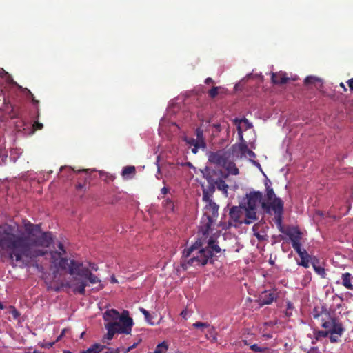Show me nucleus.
<instances>
[{
	"label": "nucleus",
	"mask_w": 353,
	"mask_h": 353,
	"mask_svg": "<svg viewBox=\"0 0 353 353\" xmlns=\"http://www.w3.org/2000/svg\"><path fill=\"white\" fill-rule=\"evenodd\" d=\"M23 228L14 223L0 225V254L6 253L12 261L28 266L30 261L47 254L53 242L50 232L41 230L39 224L23 221Z\"/></svg>",
	"instance_id": "obj_1"
},
{
	"label": "nucleus",
	"mask_w": 353,
	"mask_h": 353,
	"mask_svg": "<svg viewBox=\"0 0 353 353\" xmlns=\"http://www.w3.org/2000/svg\"><path fill=\"white\" fill-rule=\"evenodd\" d=\"M212 254L210 249L203 248L201 241H196L190 248L185 249L181 260V267L186 270L189 267L204 266L212 263Z\"/></svg>",
	"instance_id": "obj_2"
},
{
	"label": "nucleus",
	"mask_w": 353,
	"mask_h": 353,
	"mask_svg": "<svg viewBox=\"0 0 353 353\" xmlns=\"http://www.w3.org/2000/svg\"><path fill=\"white\" fill-rule=\"evenodd\" d=\"M134 322L132 319L129 316V312L123 310L120 319L105 324V327L108 330L105 338L111 340L117 333L130 334Z\"/></svg>",
	"instance_id": "obj_3"
},
{
	"label": "nucleus",
	"mask_w": 353,
	"mask_h": 353,
	"mask_svg": "<svg viewBox=\"0 0 353 353\" xmlns=\"http://www.w3.org/2000/svg\"><path fill=\"white\" fill-rule=\"evenodd\" d=\"M263 210L268 214H270L271 210L274 211L275 214V223L277 226V228L281 233L286 234V233L288 232V228H285L282 224L283 212V201L281 199H276L273 201L272 205L263 203Z\"/></svg>",
	"instance_id": "obj_4"
},
{
	"label": "nucleus",
	"mask_w": 353,
	"mask_h": 353,
	"mask_svg": "<svg viewBox=\"0 0 353 353\" xmlns=\"http://www.w3.org/2000/svg\"><path fill=\"white\" fill-rule=\"evenodd\" d=\"M203 178H205L208 183H217V181L221 178H227L228 174H225L221 169H213L206 166L204 169L201 170Z\"/></svg>",
	"instance_id": "obj_5"
},
{
	"label": "nucleus",
	"mask_w": 353,
	"mask_h": 353,
	"mask_svg": "<svg viewBox=\"0 0 353 353\" xmlns=\"http://www.w3.org/2000/svg\"><path fill=\"white\" fill-rule=\"evenodd\" d=\"M246 197L248 201L245 207L249 208L250 210L257 209L259 205H261L263 208V203L272 205L273 203V201L272 202H265L263 201V194L260 191L250 192L249 194H246Z\"/></svg>",
	"instance_id": "obj_6"
},
{
	"label": "nucleus",
	"mask_w": 353,
	"mask_h": 353,
	"mask_svg": "<svg viewBox=\"0 0 353 353\" xmlns=\"http://www.w3.org/2000/svg\"><path fill=\"white\" fill-rule=\"evenodd\" d=\"M62 270H67L70 275H74L83 263L74 259L69 260L67 258L61 257L56 265Z\"/></svg>",
	"instance_id": "obj_7"
},
{
	"label": "nucleus",
	"mask_w": 353,
	"mask_h": 353,
	"mask_svg": "<svg viewBox=\"0 0 353 353\" xmlns=\"http://www.w3.org/2000/svg\"><path fill=\"white\" fill-rule=\"evenodd\" d=\"M230 157V153L228 151L221 150L216 152H210L208 154V161L216 165L223 167L227 163V161Z\"/></svg>",
	"instance_id": "obj_8"
},
{
	"label": "nucleus",
	"mask_w": 353,
	"mask_h": 353,
	"mask_svg": "<svg viewBox=\"0 0 353 353\" xmlns=\"http://www.w3.org/2000/svg\"><path fill=\"white\" fill-rule=\"evenodd\" d=\"M242 215V210L241 208L237 206H233L230 208L229 216L230 220L225 225H223V229H229L231 227H238L239 225L243 223V221L241 219Z\"/></svg>",
	"instance_id": "obj_9"
},
{
	"label": "nucleus",
	"mask_w": 353,
	"mask_h": 353,
	"mask_svg": "<svg viewBox=\"0 0 353 353\" xmlns=\"http://www.w3.org/2000/svg\"><path fill=\"white\" fill-rule=\"evenodd\" d=\"M208 204L205 208L206 210L205 214L208 216V222L206 224L207 230L210 228L214 219L218 216L219 205L212 200L206 202Z\"/></svg>",
	"instance_id": "obj_10"
},
{
	"label": "nucleus",
	"mask_w": 353,
	"mask_h": 353,
	"mask_svg": "<svg viewBox=\"0 0 353 353\" xmlns=\"http://www.w3.org/2000/svg\"><path fill=\"white\" fill-rule=\"evenodd\" d=\"M277 298L276 293L274 290L265 291L263 292L259 299L261 306L271 304Z\"/></svg>",
	"instance_id": "obj_11"
},
{
	"label": "nucleus",
	"mask_w": 353,
	"mask_h": 353,
	"mask_svg": "<svg viewBox=\"0 0 353 353\" xmlns=\"http://www.w3.org/2000/svg\"><path fill=\"white\" fill-rule=\"evenodd\" d=\"M272 82L274 84L282 85L286 83L290 78L287 77V74L283 72H272L271 76Z\"/></svg>",
	"instance_id": "obj_12"
},
{
	"label": "nucleus",
	"mask_w": 353,
	"mask_h": 353,
	"mask_svg": "<svg viewBox=\"0 0 353 353\" xmlns=\"http://www.w3.org/2000/svg\"><path fill=\"white\" fill-rule=\"evenodd\" d=\"M121 318V314H120L119 312L114 309L108 310L103 314V319L106 322L105 323L114 322Z\"/></svg>",
	"instance_id": "obj_13"
},
{
	"label": "nucleus",
	"mask_w": 353,
	"mask_h": 353,
	"mask_svg": "<svg viewBox=\"0 0 353 353\" xmlns=\"http://www.w3.org/2000/svg\"><path fill=\"white\" fill-rule=\"evenodd\" d=\"M286 235L289 236L292 242V245L301 242V233L296 228H288V232L286 233Z\"/></svg>",
	"instance_id": "obj_14"
},
{
	"label": "nucleus",
	"mask_w": 353,
	"mask_h": 353,
	"mask_svg": "<svg viewBox=\"0 0 353 353\" xmlns=\"http://www.w3.org/2000/svg\"><path fill=\"white\" fill-rule=\"evenodd\" d=\"M76 282L73 284V292L81 295L85 293V287L88 285L87 281L85 279H75Z\"/></svg>",
	"instance_id": "obj_15"
},
{
	"label": "nucleus",
	"mask_w": 353,
	"mask_h": 353,
	"mask_svg": "<svg viewBox=\"0 0 353 353\" xmlns=\"http://www.w3.org/2000/svg\"><path fill=\"white\" fill-rule=\"evenodd\" d=\"M209 185L207 188L203 189V201L207 202L212 199L213 194L216 190V184L208 183Z\"/></svg>",
	"instance_id": "obj_16"
},
{
	"label": "nucleus",
	"mask_w": 353,
	"mask_h": 353,
	"mask_svg": "<svg viewBox=\"0 0 353 353\" xmlns=\"http://www.w3.org/2000/svg\"><path fill=\"white\" fill-rule=\"evenodd\" d=\"M246 219L243 220L245 224H250L257 219L256 209L250 210L249 208L245 207Z\"/></svg>",
	"instance_id": "obj_17"
},
{
	"label": "nucleus",
	"mask_w": 353,
	"mask_h": 353,
	"mask_svg": "<svg viewBox=\"0 0 353 353\" xmlns=\"http://www.w3.org/2000/svg\"><path fill=\"white\" fill-rule=\"evenodd\" d=\"M185 141L190 146H194L192 149V152L194 154H196L199 148H203V147H201V144L199 143L196 138L185 137Z\"/></svg>",
	"instance_id": "obj_18"
},
{
	"label": "nucleus",
	"mask_w": 353,
	"mask_h": 353,
	"mask_svg": "<svg viewBox=\"0 0 353 353\" xmlns=\"http://www.w3.org/2000/svg\"><path fill=\"white\" fill-rule=\"evenodd\" d=\"M227 170L228 175L233 174L237 175L239 173L238 168L236 166V164L232 161H227V163L223 166Z\"/></svg>",
	"instance_id": "obj_19"
},
{
	"label": "nucleus",
	"mask_w": 353,
	"mask_h": 353,
	"mask_svg": "<svg viewBox=\"0 0 353 353\" xmlns=\"http://www.w3.org/2000/svg\"><path fill=\"white\" fill-rule=\"evenodd\" d=\"M335 319L336 318L326 315V319H321V326L327 331H330L332 328V325L334 324Z\"/></svg>",
	"instance_id": "obj_20"
},
{
	"label": "nucleus",
	"mask_w": 353,
	"mask_h": 353,
	"mask_svg": "<svg viewBox=\"0 0 353 353\" xmlns=\"http://www.w3.org/2000/svg\"><path fill=\"white\" fill-rule=\"evenodd\" d=\"M352 276L350 273L345 272L342 274V284L343 285L348 289L353 290V285L352 284L351 280Z\"/></svg>",
	"instance_id": "obj_21"
},
{
	"label": "nucleus",
	"mask_w": 353,
	"mask_h": 353,
	"mask_svg": "<svg viewBox=\"0 0 353 353\" xmlns=\"http://www.w3.org/2000/svg\"><path fill=\"white\" fill-rule=\"evenodd\" d=\"M332 333L336 334L338 336H341L345 331V329H344L342 323L341 322H339V321L336 319H335V321H334V324L332 325V330H330V332H332Z\"/></svg>",
	"instance_id": "obj_22"
},
{
	"label": "nucleus",
	"mask_w": 353,
	"mask_h": 353,
	"mask_svg": "<svg viewBox=\"0 0 353 353\" xmlns=\"http://www.w3.org/2000/svg\"><path fill=\"white\" fill-rule=\"evenodd\" d=\"M205 248L211 250L212 256L214 255V253H219L221 251V249L217 245L216 241L212 238H210L209 239L208 245Z\"/></svg>",
	"instance_id": "obj_23"
},
{
	"label": "nucleus",
	"mask_w": 353,
	"mask_h": 353,
	"mask_svg": "<svg viewBox=\"0 0 353 353\" xmlns=\"http://www.w3.org/2000/svg\"><path fill=\"white\" fill-rule=\"evenodd\" d=\"M239 150L243 154H247V155L250 158H255V153L250 150L245 143H241L239 145Z\"/></svg>",
	"instance_id": "obj_24"
},
{
	"label": "nucleus",
	"mask_w": 353,
	"mask_h": 353,
	"mask_svg": "<svg viewBox=\"0 0 353 353\" xmlns=\"http://www.w3.org/2000/svg\"><path fill=\"white\" fill-rule=\"evenodd\" d=\"M225 179L226 178H221L220 180H219L217 183H216V187L219 190L223 192L225 196H228V185L226 184L225 181Z\"/></svg>",
	"instance_id": "obj_25"
},
{
	"label": "nucleus",
	"mask_w": 353,
	"mask_h": 353,
	"mask_svg": "<svg viewBox=\"0 0 353 353\" xmlns=\"http://www.w3.org/2000/svg\"><path fill=\"white\" fill-rule=\"evenodd\" d=\"M196 139L201 144V147L203 148H206V143L205 141V137L203 136V130L201 128H197L195 130Z\"/></svg>",
	"instance_id": "obj_26"
},
{
	"label": "nucleus",
	"mask_w": 353,
	"mask_h": 353,
	"mask_svg": "<svg viewBox=\"0 0 353 353\" xmlns=\"http://www.w3.org/2000/svg\"><path fill=\"white\" fill-rule=\"evenodd\" d=\"M105 347V345L95 343V344L92 345L91 347H90L89 348H88L86 350L83 351L81 353H99Z\"/></svg>",
	"instance_id": "obj_27"
},
{
	"label": "nucleus",
	"mask_w": 353,
	"mask_h": 353,
	"mask_svg": "<svg viewBox=\"0 0 353 353\" xmlns=\"http://www.w3.org/2000/svg\"><path fill=\"white\" fill-rule=\"evenodd\" d=\"M265 185L266 188V199L268 200L266 202H272L274 199H279L276 196L273 189L270 185H268V182L265 183Z\"/></svg>",
	"instance_id": "obj_28"
},
{
	"label": "nucleus",
	"mask_w": 353,
	"mask_h": 353,
	"mask_svg": "<svg viewBox=\"0 0 353 353\" xmlns=\"http://www.w3.org/2000/svg\"><path fill=\"white\" fill-rule=\"evenodd\" d=\"M206 336L208 339H210L212 342L215 343L217 341V333L214 327L210 326L208 328V334Z\"/></svg>",
	"instance_id": "obj_29"
},
{
	"label": "nucleus",
	"mask_w": 353,
	"mask_h": 353,
	"mask_svg": "<svg viewBox=\"0 0 353 353\" xmlns=\"http://www.w3.org/2000/svg\"><path fill=\"white\" fill-rule=\"evenodd\" d=\"M91 271L89 270L88 268H82V266L77 270V272L74 275L80 276L81 277H83L85 280L86 278L91 274Z\"/></svg>",
	"instance_id": "obj_30"
},
{
	"label": "nucleus",
	"mask_w": 353,
	"mask_h": 353,
	"mask_svg": "<svg viewBox=\"0 0 353 353\" xmlns=\"http://www.w3.org/2000/svg\"><path fill=\"white\" fill-rule=\"evenodd\" d=\"M168 349V345L165 341L159 343L154 351V353H165Z\"/></svg>",
	"instance_id": "obj_31"
},
{
	"label": "nucleus",
	"mask_w": 353,
	"mask_h": 353,
	"mask_svg": "<svg viewBox=\"0 0 353 353\" xmlns=\"http://www.w3.org/2000/svg\"><path fill=\"white\" fill-rule=\"evenodd\" d=\"M136 169L134 166H125L122 170V176L124 178H128L130 174H134Z\"/></svg>",
	"instance_id": "obj_32"
},
{
	"label": "nucleus",
	"mask_w": 353,
	"mask_h": 353,
	"mask_svg": "<svg viewBox=\"0 0 353 353\" xmlns=\"http://www.w3.org/2000/svg\"><path fill=\"white\" fill-rule=\"evenodd\" d=\"M317 82L321 83V79L314 76H308L304 80V83L306 85H309L310 84H315Z\"/></svg>",
	"instance_id": "obj_33"
},
{
	"label": "nucleus",
	"mask_w": 353,
	"mask_h": 353,
	"mask_svg": "<svg viewBox=\"0 0 353 353\" xmlns=\"http://www.w3.org/2000/svg\"><path fill=\"white\" fill-rule=\"evenodd\" d=\"M139 310L144 315L145 321L150 325H154V323L152 321V316L150 315V312L143 307H140Z\"/></svg>",
	"instance_id": "obj_34"
},
{
	"label": "nucleus",
	"mask_w": 353,
	"mask_h": 353,
	"mask_svg": "<svg viewBox=\"0 0 353 353\" xmlns=\"http://www.w3.org/2000/svg\"><path fill=\"white\" fill-rule=\"evenodd\" d=\"M50 256H51V262L55 265L57 264V261L58 259L61 258L62 253L58 251H52L50 252Z\"/></svg>",
	"instance_id": "obj_35"
},
{
	"label": "nucleus",
	"mask_w": 353,
	"mask_h": 353,
	"mask_svg": "<svg viewBox=\"0 0 353 353\" xmlns=\"http://www.w3.org/2000/svg\"><path fill=\"white\" fill-rule=\"evenodd\" d=\"M221 87H212L210 90L208 91V96L211 99H214L218 94H219V90H221Z\"/></svg>",
	"instance_id": "obj_36"
},
{
	"label": "nucleus",
	"mask_w": 353,
	"mask_h": 353,
	"mask_svg": "<svg viewBox=\"0 0 353 353\" xmlns=\"http://www.w3.org/2000/svg\"><path fill=\"white\" fill-rule=\"evenodd\" d=\"M9 313L12 314L14 319H18L21 315L20 312L12 305L9 306Z\"/></svg>",
	"instance_id": "obj_37"
},
{
	"label": "nucleus",
	"mask_w": 353,
	"mask_h": 353,
	"mask_svg": "<svg viewBox=\"0 0 353 353\" xmlns=\"http://www.w3.org/2000/svg\"><path fill=\"white\" fill-rule=\"evenodd\" d=\"M314 270L316 274H318L321 278H325L326 273L325 268L323 267H321L319 265L314 266Z\"/></svg>",
	"instance_id": "obj_38"
},
{
	"label": "nucleus",
	"mask_w": 353,
	"mask_h": 353,
	"mask_svg": "<svg viewBox=\"0 0 353 353\" xmlns=\"http://www.w3.org/2000/svg\"><path fill=\"white\" fill-rule=\"evenodd\" d=\"M86 281H88L91 284H95V283H99L101 282V280L94 274L91 273L85 279Z\"/></svg>",
	"instance_id": "obj_39"
},
{
	"label": "nucleus",
	"mask_w": 353,
	"mask_h": 353,
	"mask_svg": "<svg viewBox=\"0 0 353 353\" xmlns=\"http://www.w3.org/2000/svg\"><path fill=\"white\" fill-rule=\"evenodd\" d=\"M192 327L194 328H201L203 330V328H209L210 325L208 323L197 321L192 324Z\"/></svg>",
	"instance_id": "obj_40"
},
{
	"label": "nucleus",
	"mask_w": 353,
	"mask_h": 353,
	"mask_svg": "<svg viewBox=\"0 0 353 353\" xmlns=\"http://www.w3.org/2000/svg\"><path fill=\"white\" fill-rule=\"evenodd\" d=\"M315 337L318 340L321 338H325L329 335V331L327 330H319L314 332Z\"/></svg>",
	"instance_id": "obj_41"
},
{
	"label": "nucleus",
	"mask_w": 353,
	"mask_h": 353,
	"mask_svg": "<svg viewBox=\"0 0 353 353\" xmlns=\"http://www.w3.org/2000/svg\"><path fill=\"white\" fill-rule=\"evenodd\" d=\"M294 309V306H293V304L288 301L287 303V310H286V312H285V315L288 317L291 316L292 315V310Z\"/></svg>",
	"instance_id": "obj_42"
},
{
	"label": "nucleus",
	"mask_w": 353,
	"mask_h": 353,
	"mask_svg": "<svg viewBox=\"0 0 353 353\" xmlns=\"http://www.w3.org/2000/svg\"><path fill=\"white\" fill-rule=\"evenodd\" d=\"M264 347L259 346L257 344L252 345L250 348L256 353H261Z\"/></svg>",
	"instance_id": "obj_43"
},
{
	"label": "nucleus",
	"mask_w": 353,
	"mask_h": 353,
	"mask_svg": "<svg viewBox=\"0 0 353 353\" xmlns=\"http://www.w3.org/2000/svg\"><path fill=\"white\" fill-rule=\"evenodd\" d=\"M310 258H303V259H301V261L298 263V265H301L305 268L309 267Z\"/></svg>",
	"instance_id": "obj_44"
},
{
	"label": "nucleus",
	"mask_w": 353,
	"mask_h": 353,
	"mask_svg": "<svg viewBox=\"0 0 353 353\" xmlns=\"http://www.w3.org/2000/svg\"><path fill=\"white\" fill-rule=\"evenodd\" d=\"M329 334H330V341L332 343H336V342H338L339 341V337L341 336H338L336 334L332 333V332L329 331Z\"/></svg>",
	"instance_id": "obj_45"
},
{
	"label": "nucleus",
	"mask_w": 353,
	"mask_h": 353,
	"mask_svg": "<svg viewBox=\"0 0 353 353\" xmlns=\"http://www.w3.org/2000/svg\"><path fill=\"white\" fill-rule=\"evenodd\" d=\"M292 248L294 249V250L298 253V254L299 253H301V251L303 250V249L301 248V242L295 243V244H292Z\"/></svg>",
	"instance_id": "obj_46"
},
{
	"label": "nucleus",
	"mask_w": 353,
	"mask_h": 353,
	"mask_svg": "<svg viewBox=\"0 0 353 353\" xmlns=\"http://www.w3.org/2000/svg\"><path fill=\"white\" fill-rule=\"evenodd\" d=\"M299 256L301 257V259H303V258H310L311 256L307 253V252L303 249L301 253L299 254Z\"/></svg>",
	"instance_id": "obj_47"
},
{
	"label": "nucleus",
	"mask_w": 353,
	"mask_h": 353,
	"mask_svg": "<svg viewBox=\"0 0 353 353\" xmlns=\"http://www.w3.org/2000/svg\"><path fill=\"white\" fill-rule=\"evenodd\" d=\"M34 130H41L43 128V125L39 121H35L33 124Z\"/></svg>",
	"instance_id": "obj_48"
},
{
	"label": "nucleus",
	"mask_w": 353,
	"mask_h": 353,
	"mask_svg": "<svg viewBox=\"0 0 353 353\" xmlns=\"http://www.w3.org/2000/svg\"><path fill=\"white\" fill-rule=\"evenodd\" d=\"M310 262L311 263V264L312 265V267L314 268V266H317L318 265V263H319V259L316 256H311V259H310Z\"/></svg>",
	"instance_id": "obj_49"
},
{
	"label": "nucleus",
	"mask_w": 353,
	"mask_h": 353,
	"mask_svg": "<svg viewBox=\"0 0 353 353\" xmlns=\"http://www.w3.org/2000/svg\"><path fill=\"white\" fill-rule=\"evenodd\" d=\"M22 91L26 94L28 98H33L34 94L31 92V91L29 89L25 88L22 89Z\"/></svg>",
	"instance_id": "obj_50"
},
{
	"label": "nucleus",
	"mask_w": 353,
	"mask_h": 353,
	"mask_svg": "<svg viewBox=\"0 0 353 353\" xmlns=\"http://www.w3.org/2000/svg\"><path fill=\"white\" fill-rule=\"evenodd\" d=\"M76 189L77 190H85V183H79L78 184L76 185Z\"/></svg>",
	"instance_id": "obj_51"
},
{
	"label": "nucleus",
	"mask_w": 353,
	"mask_h": 353,
	"mask_svg": "<svg viewBox=\"0 0 353 353\" xmlns=\"http://www.w3.org/2000/svg\"><path fill=\"white\" fill-rule=\"evenodd\" d=\"M6 76H8V77L10 78V77L8 74V73L7 72H6L3 70V68H0V77L3 78Z\"/></svg>",
	"instance_id": "obj_52"
},
{
	"label": "nucleus",
	"mask_w": 353,
	"mask_h": 353,
	"mask_svg": "<svg viewBox=\"0 0 353 353\" xmlns=\"http://www.w3.org/2000/svg\"><path fill=\"white\" fill-rule=\"evenodd\" d=\"M58 248L59 249V252L62 253V255L65 254L66 253V251L64 248V246L63 245V243H59V245H58Z\"/></svg>",
	"instance_id": "obj_53"
},
{
	"label": "nucleus",
	"mask_w": 353,
	"mask_h": 353,
	"mask_svg": "<svg viewBox=\"0 0 353 353\" xmlns=\"http://www.w3.org/2000/svg\"><path fill=\"white\" fill-rule=\"evenodd\" d=\"M243 122L245 123L248 126V128H250L252 127V124L249 122V121L247 119H243L239 121V123Z\"/></svg>",
	"instance_id": "obj_54"
},
{
	"label": "nucleus",
	"mask_w": 353,
	"mask_h": 353,
	"mask_svg": "<svg viewBox=\"0 0 353 353\" xmlns=\"http://www.w3.org/2000/svg\"><path fill=\"white\" fill-rule=\"evenodd\" d=\"M347 83L350 90L353 91V78L349 79L347 81Z\"/></svg>",
	"instance_id": "obj_55"
},
{
	"label": "nucleus",
	"mask_w": 353,
	"mask_h": 353,
	"mask_svg": "<svg viewBox=\"0 0 353 353\" xmlns=\"http://www.w3.org/2000/svg\"><path fill=\"white\" fill-rule=\"evenodd\" d=\"M274 350L271 348L264 347L261 353H273Z\"/></svg>",
	"instance_id": "obj_56"
},
{
	"label": "nucleus",
	"mask_w": 353,
	"mask_h": 353,
	"mask_svg": "<svg viewBox=\"0 0 353 353\" xmlns=\"http://www.w3.org/2000/svg\"><path fill=\"white\" fill-rule=\"evenodd\" d=\"M90 267L92 270L97 271L99 268L98 265L95 263H90Z\"/></svg>",
	"instance_id": "obj_57"
},
{
	"label": "nucleus",
	"mask_w": 353,
	"mask_h": 353,
	"mask_svg": "<svg viewBox=\"0 0 353 353\" xmlns=\"http://www.w3.org/2000/svg\"><path fill=\"white\" fill-rule=\"evenodd\" d=\"M30 99H31L33 105H39V101L35 99L34 96L33 97V98H30Z\"/></svg>",
	"instance_id": "obj_58"
},
{
	"label": "nucleus",
	"mask_w": 353,
	"mask_h": 353,
	"mask_svg": "<svg viewBox=\"0 0 353 353\" xmlns=\"http://www.w3.org/2000/svg\"><path fill=\"white\" fill-rule=\"evenodd\" d=\"M237 129H238V134L240 136L241 139H243L242 130L239 125H238Z\"/></svg>",
	"instance_id": "obj_59"
},
{
	"label": "nucleus",
	"mask_w": 353,
	"mask_h": 353,
	"mask_svg": "<svg viewBox=\"0 0 353 353\" xmlns=\"http://www.w3.org/2000/svg\"><path fill=\"white\" fill-rule=\"evenodd\" d=\"M137 343H134L132 345H131L130 347H129L126 350L125 352H130V350H132V349L135 348V347H136V346H137Z\"/></svg>",
	"instance_id": "obj_60"
},
{
	"label": "nucleus",
	"mask_w": 353,
	"mask_h": 353,
	"mask_svg": "<svg viewBox=\"0 0 353 353\" xmlns=\"http://www.w3.org/2000/svg\"><path fill=\"white\" fill-rule=\"evenodd\" d=\"M205 83L206 84H209V83H214V81H213V79H212V78L208 77V78H207V79L205 80Z\"/></svg>",
	"instance_id": "obj_61"
},
{
	"label": "nucleus",
	"mask_w": 353,
	"mask_h": 353,
	"mask_svg": "<svg viewBox=\"0 0 353 353\" xmlns=\"http://www.w3.org/2000/svg\"><path fill=\"white\" fill-rule=\"evenodd\" d=\"M316 352H318V349L316 347H312L308 353H316Z\"/></svg>",
	"instance_id": "obj_62"
},
{
	"label": "nucleus",
	"mask_w": 353,
	"mask_h": 353,
	"mask_svg": "<svg viewBox=\"0 0 353 353\" xmlns=\"http://www.w3.org/2000/svg\"><path fill=\"white\" fill-rule=\"evenodd\" d=\"M161 193H162V194H166L168 193V190L165 187H164V188H163L161 189Z\"/></svg>",
	"instance_id": "obj_63"
},
{
	"label": "nucleus",
	"mask_w": 353,
	"mask_h": 353,
	"mask_svg": "<svg viewBox=\"0 0 353 353\" xmlns=\"http://www.w3.org/2000/svg\"><path fill=\"white\" fill-rule=\"evenodd\" d=\"M186 314H187V312H186L185 310H183V311L181 312V316H183V317H185Z\"/></svg>",
	"instance_id": "obj_64"
}]
</instances>
